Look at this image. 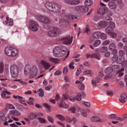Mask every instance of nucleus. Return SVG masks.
Segmentation results:
<instances>
[{"label": "nucleus", "mask_w": 127, "mask_h": 127, "mask_svg": "<svg viewBox=\"0 0 127 127\" xmlns=\"http://www.w3.org/2000/svg\"><path fill=\"white\" fill-rule=\"evenodd\" d=\"M67 52V48L64 46L56 47L53 50L55 57H63Z\"/></svg>", "instance_id": "nucleus-1"}, {"label": "nucleus", "mask_w": 127, "mask_h": 127, "mask_svg": "<svg viewBox=\"0 0 127 127\" xmlns=\"http://www.w3.org/2000/svg\"><path fill=\"white\" fill-rule=\"evenodd\" d=\"M100 15H102L101 17L102 19L104 20H106L107 22H111L113 19L111 17L112 16V12L111 11H107V13L106 14V11L105 9H101L99 10V11L98 12Z\"/></svg>", "instance_id": "nucleus-2"}, {"label": "nucleus", "mask_w": 127, "mask_h": 127, "mask_svg": "<svg viewBox=\"0 0 127 127\" xmlns=\"http://www.w3.org/2000/svg\"><path fill=\"white\" fill-rule=\"evenodd\" d=\"M10 73L12 78H17L19 73V69L15 64H12L10 66Z\"/></svg>", "instance_id": "nucleus-3"}, {"label": "nucleus", "mask_w": 127, "mask_h": 127, "mask_svg": "<svg viewBox=\"0 0 127 127\" xmlns=\"http://www.w3.org/2000/svg\"><path fill=\"white\" fill-rule=\"evenodd\" d=\"M59 34H61L60 30L55 28H53L48 32V35L50 37H54L55 36H58Z\"/></svg>", "instance_id": "nucleus-4"}, {"label": "nucleus", "mask_w": 127, "mask_h": 127, "mask_svg": "<svg viewBox=\"0 0 127 127\" xmlns=\"http://www.w3.org/2000/svg\"><path fill=\"white\" fill-rule=\"evenodd\" d=\"M38 26H39V24L36 21H32L29 27L32 31H37L38 30Z\"/></svg>", "instance_id": "nucleus-5"}, {"label": "nucleus", "mask_w": 127, "mask_h": 127, "mask_svg": "<svg viewBox=\"0 0 127 127\" xmlns=\"http://www.w3.org/2000/svg\"><path fill=\"white\" fill-rule=\"evenodd\" d=\"M38 20H39L42 23L49 24L50 23V19L45 16H39L38 17Z\"/></svg>", "instance_id": "nucleus-6"}, {"label": "nucleus", "mask_w": 127, "mask_h": 127, "mask_svg": "<svg viewBox=\"0 0 127 127\" xmlns=\"http://www.w3.org/2000/svg\"><path fill=\"white\" fill-rule=\"evenodd\" d=\"M61 40H62V41H64L63 43L64 44H71V43H72V41H73V37L67 36L62 38Z\"/></svg>", "instance_id": "nucleus-7"}, {"label": "nucleus", "mask_w": 127, "mask_h": 127, "mask_svg": "<svg viewBox=\"0 0 127 127\" xmlns=\"http://www.w3.org/2000/svg\"><path fill=\"white\" fill-rule=\"evenodd\" d=\"M75 10L78 12H87L89 9L85 6H77L75 8Z\"/></svg>", "instance_id": "nucleus-8"}, {"label": "nucleus", "mask_w": 127, "mask_h": 127, "mask_svg": "<svg viewBox=\"0 0 127 127\" xmlns=\"http://www.w3.org/2000/svg\"><path fill=\"white\" fill-rule=\"evenodd\" d=\"M38 69L36 66H33L31 69V72L30 74V78H34L37 75Z\"/></svg>", "instance_id": "nucleus-9"}, {"label": "nucleus", "mask_w": 127, "mask_h": 127, "mask_svg": "<svg viewBox=\"0 0 127 127\" xmlns=\"http://www.w3.org/2000/svg\"><path fill=\"white\" fill-rule=\"evenodd\" d=\"M117 63H118L119 64H122V66H123L124 67L127 66V61H125V57L119 56Z\"/></svg>", "instance_id": "nucleus-10"}, {"label": "nucleus", "mask_w": 127, "mask_h": 127, "mask_svg": "<svg viewBox=\"0 0 127 127\" xmlns=\"http://www.w3.org/2000/svg\"><path fill=\"white\" fill-rule=\"evenodd\" d=\"M60 10V5L58 3H54L53 9H52V12H54V13H59Z\"/></svg>", "instance_id": "nucleus-11"}, {"label": "nucleus", "mask_w": 127, "mask_h": 127, "mask_svg": "<svg viewBox=\"0 0 127 127\" xmlns=\"http://www.w3.org/2000/svg\"><path fill=\"white\" fill-rule=\"evenodd\" d=\"M112 69L113 71H116V72H123L125 71V68H122L121 69L120 68V65L117 64H114L112 66Z\"/></svg>", "instance_id": "nucleus-12"}, {"label": "nucleus", "mask_w": 127, "mask_h": 127, "mask_svg": "<svg viewBox=\"0 0 127 127\" xmlns=\"http://www.w3.org/2000/svg\"><path fill=\"white\" fill-rule=\"evenodd\" d=\"M91 122L93 123H103L104 122V120L103 119H101L100 117H93L90 118Z\"/></svg>", "instance_id": "nucleus-13"}, {"label": "nucleus", "mask_w": 127, "mask_h": 127, "mask_svg": "<svg viewBox=\"0 0 127 127\" xmlns=\"http://www.w3.org/2000/svg\"><path fill=\"white\" fill-rule=\"evenodd\" d=\"M31 71V66L29 64L26 65L24 69V73L25 75H28V74H30V72Z\"/></svg>", "instance_id": "nucleus-14"}, {"label": "nucleus", "mask_w": 127, "mask_h": 127, "mask_svg": "<svg viewBox=\"0 0 127 127\" xmlns=\"http://www.w3.org/2000/svg\"><path fill=\"white\" fill-rule=\"evenodd\" d=\"M108 23L109 22H107V20L106 21H101L98 23V27L99 28H105L108 25Z\"/></svg>", "instance_id": "nucleus-15"}, {"label": "nucleus", "mask_w": 127, "mask_h": 127, "mask_svg": "<svg viewBox=\"0 0 127 127\" xmlns=\"http://www.w3.org/2000/svg\"><path fill=\"white\" fill-rule=\"evenodd\" d=\"M61 27H66L68 25V22L64 19H61L59 22Z\"/></svg>", "instance_id": "nucleus-16"}, {"label": "nucleus", "mask_w": 127, "mask_h": 127, "mask_svg": "<svg viewBox=\"0 0 127 127\" xmlns=\"http://www.w3.org/2000/svg\"><path fill=\"white\" fill-rule=\"evenodd\" d=\"M12 47H6L5 48V53L7 56H11Z\"/></svg>", "instance_id": "nucleus-17"}, {"label": "nucleus", "mask_w": 127, "mask_h": 127, "mask_svg": "<svg viewBox=\"0 0 127 127\" xmlns=\"http://www.w3.org/2000/svg\"><path fill=\"white\" fill-rule=\"evenodd\" d=\"M54 5V4H52V3L50 2H47L45 4V6L48 10H50V11H52V9L53 8V6Z\"/></svg>", "instance_id": "nucleus-18"}, {"label": "nucleus", "mask_w": 127, "mask_h": 127, "mask_svg": "<svg viewBox=\"0 0 127 127\" xmlns=\"http://www.w3.org/2000/svg\"><path fill=\"white\" fill-rule=\"evenodd\" d=\"M127 95L125 94H121L120 95V97L121 98V99H119V101L120 103H122V104H125L126 102H127Z\"/></svg>", "instance_id": "nucleus-19"}, {"label": "nucleus", "mask_w": 127, "mask_h": 127, "mask_svg": "<svg viewBox=\"0 0 127 127\" xmlns=\"http://www.w3.org/2000/svg\"><path fill=\"white\" fill-rule=\"evenodd\" d=\"M41 65H42L43 67L45 68V69H49L50 68V64L47 63L44 61H41Z\"/></svg>", "instance_id": "nucleus-20"}, {"label": "nucleus", "mask_w": 127, "mask_h": 127, "mask_svg": "<svg viewBox=\"0 0 127 127\" xmlns=\"http://www.w3.org/2000/svg\"><path fill=\"white\" fill-rule=\"evenodd\" d=\"M108 5L111 9H116L117 4L114 1H110L108 3Z\"/></svg>", "instance_id": "nucleus-21"}, {"label": "nucleus", "mask_w": 127, "mask_h": 127, "mask_svg": "<svg viewBox=\"0 0 127 127\" xmlns=\"http://www.w3.org/2000/svg\"><path fill=\"white\" fill-rule=\"evenodd\" d=\"M37 117V116H36V115L33 113H30L27 116V118L28 120H30V121H33V120H35V119Z\"/></svg>", "instance_id": "nucleus-22"}, {"label": "nucleus", "mask_w": 127, "mask_h": 127, "mask_svg": "<svg viewBox=\"0 0 127 127\" xmlns=\"http://www.w3.org/2000/svg\"><path fill=\"white\" fill-rule=\"evenodd\" d=\"M38 96L39 97H40L41 98H42L44 96V91L43 90V89L40 88L38 90Z\"/></svg>", "instance_id": "nucleus-23"}, {"label": "nucleus", "mask_w": 127, "mask_h": 127, "mask_svg": "<svg viewBox=\"0 0 127 127\" xmlns=\"http://www.w3.org/2000/svg\"><path fill=\"white\" fill-rule=\"evenodd\" d=\"M49 61H51L53 63H55V64H57L60 62V60L57 58H51L49 59Z\"/></svg>", "instance_id": "nucleus-24"}, {"label": "nucleus", "mask_w": 127, "mask_h": 127, "mask_svg": "<svg viewBox=\"0 0 127 127\" xmlns=\"http://www.w3.org/2000/svg\"><path fill=\"white\" fill-rule=\"evenodd\" d=\"M105 73L107 75H109V74H111V73H113V69L111 67H108L105 69Z\"/></svg>", "instance_id": "nucleus-25"}, {"label": "nucleus", "mask_w": 127, "mask_h": 127, "mask_svg": "<svg viewBox=\"0 0 127 127\" xmlns=\"http://www.w3.org/2000/svg\"><path fill=\"white\" fill-rule=\"evenodd\" d=\"M109 48L110 50H111V51L115 50V49H116V48H117V45H116V44H115L114 43H111L109 45Z\"/></svg>", "instance_id": "nucleus-26"}, {"label": "nucleus", "mask_w": 127, "mask_h": 127, "mask_svg": "<svg viewBox=\"0 0 127 127\" xmlns=\"http://www.w3.org/2000/svg\"><path fill=\"white\" fill-rule=\"evenodd\" d=\"M92 37L93 38H99L101 37V32H96L92 34Z\"/></svg>", "instance_id": "nucleus-27"}, {"label": "nucleus", "mask_w": 127, "mask_h": 127, "mask_svg": "<svg viewBox=\"0 0 127 127\" xmlns=\"http://www.w3.org/2000/svg\"><path fill=\"white\" fill-rule=\"evenodd\" d=\"M17 55H18V51L17 50L14 49L12 50L11 56H12V57H15V56H17Z\"/></svg>", "instance_id": "nucleus-28"}, {"label": "nucleus", "mask_w": 127, "mask_h": 127, "mask_svg": "<svg viewBox=\"0 0 127 127\" xmlns=\"http://www.w3.org/2000/svg\"><path fill=\"white\" fill-rule=\"evenodd\" d=\"M38 120L39 121V123L41 124H46V123H47V120L41 117H38Z\"/></svg>", "instance_id": "nucleus-29"}, {"label": "nucleus", "mask_w": 127, "mask_h": 127, "mask_svg": "<svg viewBox=\"0 0 127 127\" xmlns=\"http://www.w3.org/2000/svg\"><path fill=\"white\" fill-rule=\"evenodd\" d=\"M10 112L13 114V116H20V113L17 110H11Z\"/></svg>", "instance_id": "nucleus-30"}, {"label": "nucleus", "mask_w": 127, "mask_h": 127, "mask_svg": "<svg viewBox=\"0 0 127 127\" xmlns=\"http://www.w3.org/2000/svg\"><path fill=\"white\" fill-rule=\"evenodd\" d=\"M91 58H96L97 60H100L101 58H100V56L97 54H92L91 55Z\"/></svg>", "instance_id": "nucleus-31"}, {"label": "nucleus", "mask_w": 127, "mask_h": 127, "mask_svg": "<svg viewBox=\"0 0 127 127\" xmlns=\"http://www.w3.org/2000/svg\"><path fill=\"white\" fill-rule=\"evenodd\" d=\"M106 31L107 34H110L113 32V29L111 27H107L106 28Z\"/></svg>", "instance_id": "nucleus-32"}, {"label": "nucleus", "mask_w": 127, "mask_h": 127, "mask_svg": "<svg viewBox=\"0 0 127 127\" xmlns=\"http://www.w3.org/2000/svg\"><path fill=\"white\" fill-rule=\"evenodd\" d=\"M119 59V56L118 55L113 56L112 58V60L114 63H118V60Z\"/></svg>", "instance_id": "nucleus-33"}, {"label": "nucleus", "mask_w": 127, "mask_h": 127, "mask_svg": "<svg viewBox=\"0 0 127 127\" xmlns=\"http://www.w3.org/2000/svg\"><path fill=\"white\" fill-rule=\"evenodd\" d=\"M4 69V64L2 62L0 63V73H2L3 70Z\"/></svg>", "instance_id": "nucleus-34"}, {"label": "nucleus", "mask_w": 127, "mask_h": 127, "mask_svg": "<svg viewBox=\"0 0 127 127\" xmlns=\"http://www.w3.org/2000/svg\"><path fill=\"white\" fill-rule=\"evenodd\" d=\"M65 106L66 108H69V106H68V105H67L66 103H64L63 102V101H62V102L59 105V106L60 108H65Z\"/></svg>", "instance_id": "nucleus-35"}, {"label": "nucleus", "mask_w": 127, "mask_h": 127, "mask_svg": "<svg viewBox=\"0 0 127 127\" xmlns=\"http://www.w3.org/2000/svg\"><path fill=\"white\" fill-rule=\"evenodd\" d=\"M84 4L86 6H90L92 4V0H86L84 2Z\"/></svg>", "instance_id": "nucleus-36"}, {"label": "nucleus", "mask_w": 127, "mask_h": 127, "mask_svg": "<svg viewBox=\"0 0 127 127\" xmlns=\"http://www.w3.org/2000/svg\"><path fill=\"white\" fill-rule=\"evenodd\" d=\"M101 44V41L100 40H96L94 42L93 45L94 47H97V46H99Z\"/></svg>", "instance_id": "nucleus-37"}, {"label": "nucleus", "mask_w": 127, "mask_h": 127, "mask_svg": "<svg viewBox=\"0 0 127 127\" xmlns=\"http://www.w3.org/2000/svg\"><path fill=\"white\" fill-rule=\"evenodd\" d=\"M126 55V53L124 50H120L119 51V56L121 57H125V55Z\"/></svg>", "instance_id": "nucleus-38"}, {"label": "nucleus", "mask_w": 127, "mask_h": 127, "mask_svg": "<svg viewBox=\"0 0 127 127\" xmlns=\"http://www.w3.org/2000/svg\"><path fill=\"white\" fill-rule=\"evenodd\" d=\"M47 120L51 123V124H54V119L50 116H47Z\"/></svg>", "instance_id": "nucleus-39"}, {"label": "nucleus", "mask_w": 127, "mask_h": 127, "mask_svg": "<svg viewBox=\"0 0 127 127\" xmlns=\"http://www.w3.org/2000/svg\"><path fill=\"white\" fill-rule=\"evenodd\" d=\"M33 102H34V98L33 97H30L29 98V101H27L28 105H33Z\"/></svg>", "instance_id": "nucleus-40"}, {"label": "nucleus", "mask_w": 127, "mask_h": 127, "mask_svg": "<svg viewBox=\"0 0 127 127\" xmlns=\"http://www.w3.org/2000/svg\"><path fill=\"white\" fill-rule=\"evenodd\" d=\"M56 117L58 118L59 120H60L61 121H65V118H64V117L61 115H56Z\"/></svg>", "instance_id": "nucleus-41"}, {"label": "nucleus", "mask_w": 127, "mask_h": 127, "mask_svg": "<svg viewBox=\"0 0 127 127\" xmlns=\"http://www.w3.org/2000/svg\"><path fill=\"white\" fill-rule=\"evenodd\" d=\"M100 51H101V52H102V53H105L106 51H108V47H107V46H103L100 49Z\"/></svg>", "instance_id": "nucleus-42"}, {"label": "nucleus", "mask_w": 127, "mask_h": 127, "mask_svg": "<svg viewBox=\"0 0 127 127\" xmlns=\"http://www.w3.org/2000/svg\"><path fill=\"white\" fill-rule=\"evenodd\" d=\"M100 16L98 15H95L93 18V20L94 21H97V20H99L100 18H102L101 16H103V15H100V14L98 13Z\"/></svg>", "instance_id": "nucleus-43"}, {"label": "nucleus", "mask_w": 127, "mask_h": 127, "mask_svg": "<svg viewBox=\"0 0 127 127\" xmlns=\"http://www.w3.org/2000/svg\"><path fill=\"white\" fill-rule=\"evenodd\" d=\"M109 22H110V25H109V26L108 27H111V28H112V29H113V28H115V27H116V24H115V22H112V21H110Z\"/></svg>", "instance_id": "nucleus-44"}, {"label": "nucleus", "mask_w": 127, "mask_h": 127, "mask_svg": "<svg viewBox=\"0 0 127 127\" xmlns=\"http://www.w3.org/2000/svg\"><path fill=\"white\" fill-rule=\"evenodd\" d=\"M78 89L79 90H81V91H84L85 90V85L83 84H80L78 85Z\"/></svg>", "instance_id": "nucleus-45"}, {"label": "nucleus", "mask_w": 127, "mask_h": 127, "mask_svg": "<svg viewBox=\"0 0 127 127\" xmlns=\"http://www.w3.org/2000/svg\"><path fill=\"white\" fill-rule=\"evenodd\" d=\"M68 18L69 19H72L73 20H74V19H77V18H78V17H77V16H74L73 15H68Z\"/></svg>", "instance_id": "nucleus-46"}, {"label": "nucleus", "mask_w": 127, "mask_h": 127, "mask_svg": "<svg viewBox=\"0 0 127 127\" xmlns=\"http://www.w3.org/2000/svg\"><path fill=\"white\" fill-rule=\"evenodd\" d=\"M100 37L101 39L105 40V39H107V34L104 33H101Z\"/></svg>", "instance_id": "nucleus-47"}, {"label": "nucleus", "mask_w": 127, "mask_h": 127, "mask_svg": "<svg viewBox=\"0 0 127 127\" xmlns=\"http://www.w3.org/2000/svg\"><path fill=\"white\" fill-rule=\"evenodd\" d=\"M84 75H86V74H90L91 76H93V71L92 70H85L84 71Z\"/></svg>", "instance_id": "nucleus-48"}, {"label": "nucleus", "mask_w": 127, "mask_h": 127, "mask_svg": "<svg viewBox=\"0 0 127 127\" xmlns=\"http://www.w3.org/2000/svg\"><path fill=\"white\" fill-rule=\"evenodd\" d=\"M64 1L67 4H70V5H72L73 4V0H64Z\"/></svg>", "instance_id": "nucleus-49"}, {"label": "nucleus", "mask_w": 127, "mask_h": 127, "mask_svg": "<svg viewBox=\"0 0 127 127\" xmlns=\"http://www.w3.org/2000/svg\"><path fill=\"white\" fill-rule=\"evenodd\" d=\"M6 106L8 108V109H10L11 110H14L15 108L11 104H6Z\"/></svg>", "instance_id": "nucleus-50"}, {"label": "nucleus", "mask_w": 127, "mask_h": 127, "mask_svg": "<svg viewBox=\"0 0 127 127\" xmlns=\"http://www.w3.org/2000/svg\"><path fill=\"white\" fill-rule=\"evenodd\" d=\"M68 111H71V114H75L76 113V108L74 107H72L68 109Z\"/></svg>", "instance_id": "nucleus-51"}, {"label": "nucleus", "mask_w": 127, "mask_h": 127, "mask_svg": "<svg viewBox=\"0 0 127 127\" xmlns=\"http://www.w3.org/2000/svg\"><path fill=\"white\" fill-rule=\"evenodd\" d=\"M117 118V115L116 114H111L108 116V118L111 120H113V119H116Z\"/></svg>", "instance_id": "nucleus-52"}, {"label": "nucleus", "mask_w": 127, "mask_h": 127, "mask_svg": "<svg viewBox=\"0 0 127 127\" xmlns=\"http://www.w3.org/2000/svg\"><path fill=\"white\" fill-rule=\"evenodd\" d=\"M78 95L81 97L82 98H85V97H86V93L81 91L80 92L78 93Z\"/></svg>", "instance_id": "nucleus-53"}, {"label": "nucleus", "mask_w": 127, "mask_h": 127, "mask_svg": "<svg viewBox=\"0 0 127 127\" xmlns=\"http://www.w3.org/2000/svg\"><path fill=\"white\" fill-rule=\"evenodd\" d=\"M72 5H77L80 3V0H72Z\"/></svg>", "instance_id": "nucleus-54"}, {"label": "nucleus", "mask_w": 127, "mask_h": 127, "mask_svg": "<svg viewBox=\"0 0 127 127\" xmlns=\"http://www.w3.org/2000/svg\"><path fill=\"white\" fill-rule=\"evenodd\" d=\"M16 66L19 71H20L21 69H23V64H21V63L18 64Z\"/></svg>", "instance_id": "nucleus-55"}, {"label": "nucleus", "mask_w": 127, "mask_h": 127, "mask_svg": "<svg viewBox=\"0 0 127 127\" xmlns=\"http://www.w3.org/2000/svg\"><path fill=\"white\" fill-rule=\"evenodd\" d=\"M97 81L94 79L92 80V87H93V88H96V87H97Z\"/></svg>", "instance_id": "nucleus-56"}, {"label": "nucleus", "mask_w": 127, "mask_h": 127, "mask_svg": "<svg viewBox=\"0 0 127 127\" xmlns=\"http://www.w3.org/2000/svg\"><path fill=\"white\" fill-rule=\"evenodd\" d=\"M107 95L108 96H111V97H113V96L114 95V92L112 90L107 91Z\"/></svg>", "instance_id": "nucleus-57"}, {"label": "nucleus", "mask_w": 127, "mask_h": 127, "mask_svg": "<svg viewBox=\"0 0 127 127\" xmlns=\"http://www.w3.org/2000/svg\"><path fill=\"white\" fill-rule=\"evenodd\" d=\"M80 113L82 114L83 117H85V118H86L88 116V114H87V113L85 112V110H80Z\"/></svg>", "instance_id": "nucleus-58"}, {"label": "nucleus", "mask_w": 127, "mask_h": 127, "mask_svg": "<svg viewBox=\"0 0 127 127\" xmlns=\"http://www.w3.org/2000/svg\"><path fill=\"white\" fill-rule=\"evenodd\" d=\"M43 106L45 107V108L48 109V110H50V109H51V106L47 103H44Z\"/></svg>", "instance_id": "nucleus-59"}, {"label": "nucleus", "mask_w": 127, "mask_h": 127, "mask_svg": "<svg viewBox=\"0 0 127 127\" xmlns=\"http://www.w3.org/2000/svg\"><path fill=\"white\" fill-rule=\"evenodd\" d=\"M118 47L120 49H123V48H124V43L122 42L119 43Z\"/></svg>", "instance_id": "nucleus-60"}, {"label": "nucleus", "mask_w": 127, "mask_h": 127, "mask_svg": "<svg viewBox=\"0 0 127 127\" xmlns=\"http://www.w3.org/2000/svg\"><path fill=\"white\" fill-rule=\"evenodd\" d=\"M68 67L67 66H65L63 70V73L64 75H66L67 73H68Z\"/></svg>", "instance_id": "nucleus-61"}, {"label": "nucleus", "mask_w": 127, "mask_h": 127, "mask_svg": "<svg viewBox=\"0 0 127 127\" xmlns=\"http://www.w3.org/2000/svg\"><path fill=\"white\" fill-rule=\"evenodd\" d=\"M111 51H112V55L113 56H115V55H118V50L117 49H114L113 50H111Z\"/></svg>", "instance_id": "nucleus-62"}, {"label": "nucleus", "mask_w": 127, "mask_h": 127, "mask_svg": "<svg viewBox=\"0 0 127 127\" xmlns=\"http://www.w3.org/2000/svg\"><path fill=\"white\" fill-rule=\"evenodd\" d=\"M119 86L120 88H124L125 87V83L123 81H120L119 83Z\"/></svg>", "instance_id": "nucleus-63"}, {"label": "nucleus", "mask_w": 127, "mask_h": 127, "mask_svg": "<svg viewBox=\"0 0 127 127\" xmlns=\"http://www.w3.org/2000/svg\"><path fill=\"white\" fill-rule=\"evenodd\" d=\"M43 27L44 28H45V29H46L47 30L48 29H50V26L48 25L47 24H44Z\"/></svg>", "instance_id": "nucleus-64"}]
</instances>
